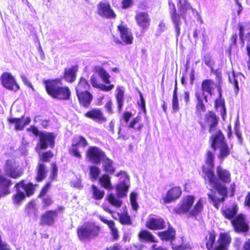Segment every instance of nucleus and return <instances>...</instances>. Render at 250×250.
<instances>
[{
	"mask_svg": "<svg viewBox=\"0 0 250 250\" xmlns=\"http://www.w3.org/2000/svg\"><path fill=\"white\" fill-rule=\"evenodd\" d=\"M135 19L142 32H145L150 26L151 20L146 12H137Z\"/></svg>",
	"mask_w": 250,
	"mask_h": 250,
	"instance_id": "f3484780",
	"label": "nucleus"
},
{
	"mask_svg": "<svg viewBox=\"0 0 250 250\" xmlns=\"http://www.w3.org/2000/svg\"><path fill=\"white\" fill-rule=\"evenodd\" d=\"M99 181L101 186L104 188L108 190L112 189L110 182V178L108 174H104L99 178Z\"/></svg>",
	"mask_w": 250,
	"mask_h": 250,
	"instance_id": "de8ad7c7",
	"label": "nucleus"
},
{
	"mask_svg": "<svg viewBox=\"0 0 250 250\" xmlns=\"http://www.w3.org/2000/svg\"><path fill=\"white\" fill-rule=\"evenodd\" d=\"M205 163L212 169L214 167V156L212 152L208 150L206 152Z\"/></svg>",
	"mask_w": 250,
	"mask_h": 250,
	"instance_id": "8fccbe9b",
	"label": "nucleus"
},
{
	"mask_svg": "<svg viewBox=\"0 0 250 250\" xmlns=\"http://www.w3.org/2000/svg\"><path fill=\"white\" fill-rule=\"evenodd\" d=\"M133 0H122L121 1V7L123 9H125L130 7L133 4Z\"/></svg>",
	"mask_w": 250,
	"mask_h": 250,
	"instance_id": "680f3d73",
	"label": "nucleus"
},
{
	"mask_svg": "<svg viewBox=\"0 0 250 250\" xmlns=\"http://www.w3.org/2000/svg\"><path fill=\"white\" fill-rule=\"evenodd\" d=\"M54 154L50 150L43 152L39 156L40 161L42 162H49L53 157Z\"/></svg>",
	"mask_w": 250,
	"mask_h": 250,
	"instance_id": "603ef678",
	"label": "nucleus"
},
{
	"mask_svg": "<svg viewBox=\"0 0 250 250\" xmlns=\"http://www.w3.org/2000/svg\"><path fill=\"white\" fill-rule=\"evenodd\" d=\"M58 167L55 163H52L51 164V172L50 174V179L52 180L55 179L58 175Z\"/></svg>",
	"mask_w": 250,
	"mask_h": 250,
	"instance_id": "13d9d810",
	"label": "nucleus"
},
{
	"mask_svg": "<svg viewBox=\"0 0 250 250\" xmlns=\"http://www.w3.org/2000/svg\"><path fill=\"white\" fill-rule=\"evenodd\" d=\"M24 116L22 115L21 118H8L7 121L11 124H15L14 129L16 130H22L24 127L30 124L31 122V119L29 117H27L25 120Z\"/></svg>",
	"mask_w": 250,
	"mask_h": 250,
	"instance_id": "bb28decb",
	"label": "nucleus"
},
{
	"mask_svg": "<svg viewBox=\"0 0 250 250\" xmlns=\"http://www.w3.org/2000/svg\"><path fill=\"white\" fill-rule=\"evenodd\" d=\"M37 186V184H33L31 182L26 183L25 180L22 179L16 183L14 188L16 190L19 191H21V189L22 188L24 190V193L26 194L27 197H30L34 194Z\"/></svg>",
	"mask_w": 250,
	"mask_h": 250,
	"instance_id": "b1692460",
	"label": "nucleus"
},
{
	"mask_svg": "<svg viewBox=\"0 0 250 250\" xmlns=\"http://www.w3.org/2000/svg\"><path fill=\"white\" fill-rule=\"evenodd\" d=\"M78 69V65H74L70 67L65 68L61 78L68 83L74 82L76 80Z\"/></svg>",
	"mask_w": 250,
	"mask_h": 250,
	"instance_id": "393cba45",
	"label": "nucleus"
},
{
	"mask_svg": "<svg viewBox=\"0 0 250 250\" xmlns=\"http://www.w3.org/2000/svg\"><path fill=\"white\" fill-rule=\"evenodd\" d=\"M211 147L216 150L217 148L227 143L222 132L218 130L214 135L210 137Z\"/></svg>",
	"mask_w": 250,
	"mask_h": 250,
	"instance_id": "c756f323",
	"label": "nucleus"
},
{
	"mask_svg": "<svg viewBox=\"0 0 250 250\" xmlns=\"http://www.w3.org/2000/svg\"><path fill=\"white\" fill-rule=\"evenodd\" d=\"M216 237V233L214 230L208 231V234L205 237L207 250H226L231 241L230 236L225 232L220 233L217 241V245L214 247Z\"/></svg>",
	"mask_w": 250,
	"mask_h": 250,
	"instance_id": "39448f33",
	"label": "nucleus"
},
{
	"mask_svg": "<svg viewBox=\"0 0 250 250\" xmlns=\"http://www.w3.org/2000/svg\"><path fill=\"white\" fill-rule=\"evenodd\" d=\"M172 107L173 110L174 112H176L179 110V103L178 98H172Z\"/></svg>",
	"mask_w": 250,
	"mask_h": 250,
	"instance_id": "338daca9",
	"label": "nucleus"
},
{
	"mask_svg": "<svg viewBox=\"0 0 250 250\" xmlns=\"http://www.w3.org/2000/svg\"><path fill=\"white\" fill-rule=\"evenodd\" d=\"M235 4L232 7V11L233 14L239 15L243 10V7L238 0H235Z\"/></svg>",
	"mask_w": 250,
	"mask_h": 250,
	"instance_id": "6e6d98bb",
	"label": "nucleus"
},
{
	"mask_svg": "<svg viewBox=\"0 0 250 250\" xmlns=\"http://www.w3.org/2000/svg\"><path fill=\"white\" fill-rule=\"evenodd\" d=\"M93 71L97 73L101 78L102 81L107 85L101 84L99 80L95 75H93L90 78V83L92 86L96 88H98L104 92H109L111 91L115 87L114 84L111 83L110 81V76L109 73L100 66H95L93 68Z\"/></svg>",
	"mask_w": 250,
	"mask_h": 250,
	"instance_id": "423d86ee",
	"label": "nucleus"
},
{
	"mask_svg": "<svg viewBox=\"0 0 250 250\" xmlns=\"http://www.w3.org/2000/svg\"><path fill=\"white\" fill-rule=\"evenodd\" d=\"M100 231V227L96 223L86 222L77 228V235L80 241L85 242L98 237Z\"/></svg>",
	"mask_w": 250,
	"mask_h": 250,
	"instance_id": "0eeeda50",
	"label": "nucleus"
},
{
	"mask_svg": "<svg viewBox=\"0 0 250 250\" xmlns=\"http://www.w3.org/2000/svg\"><path fill=\"white\" fill-rule=\"evenodd\" d=\"M102 162H103V169L105 173V174H114L116 171V168L114 166L113 160L106 156Z\"/></svg>",
	"mask_w": 250,
	"mask_h": 250,
	"instance_id": "c9c22d12",
	"label": "nucleus"
},
{
	"mask_svg": "<svg viewBox=\"0 0 250 250\" xmlns=\"http://www.w3.org/2000/svg\"><path fill=\"white\" fill-rule=\"evenodd\" d=\"M0 80L2 85L5 88L18 91L20 87L16 82L14 77L9 72H3L0 76Z\"/></svg>",
	"mask_w": 250,
	"mask_h": 250,
	"instance_id": "ddd939ff",
	"label": "nucleus"
},
{
	"mask_svg": "<svg viewBox=\"0 0 250 250\" xmlns=\"http://www.w3.org/2000/svg\"><path fill=\"white\" fill-rule=\"evenodd\" d=\"M141 117L139 115L134 118L127 125V127L132 128L135 131H140L144 127L143 123H140Z\"/></svg>",
	"mask_w": 250,
	"mask_h": 250,
	"instance_id": "79ce46f5",
	"label": "nucleus"
},
{
	"mask_svg": "<svg viewBox=\"0 0 250 250\" xmlns=\"http://www.w3.org/2000/svg\"><path fill=\"white\" fill-rule=\"evenodd\" d=\"M105 250H122V247L119 243H115L112 246L107 247Z\"/></svg>",
	"mask_w": 250,
	"mask_h": 250,
	"instance_id": "774afa93",
	"label": "nucleus"
},
{
	"mask_svg": "<svg viewBox=\"0 0 250 250\" xmlns=\"http://www.w3.org/2000/svg\"><path fill=\"white\" fill-rule=\"evenodd\" d=\"M91 197L96 201H100L103 199L105 192L104 190L100 189L95 185L91 187Z\"/></svg>",
	"mask_w": 250,
	"mask_h": 250,
	"instance_id": "a19ab883",
	"label": "nucleus"
},
{
	"mask_svg": "<svg viewBox=\"0 0 250 250\" xmlns=\"http://www.w3.org/2000/svg\"><path fill=\"white\" fill-rule=\"evenodd\" d=\"M106 199L110 205L116 208H120L122 205V201L113 193L108 194L106 196Z\"/></svg>",
	"mask_w": 250,
	"mask_h": 250,
	"instance_id": "49530a36",
	"label": "nucleus"
},
{
	"mask_svg": "<svg viewBox=\"0 0 250 250\" xmlns=\"http://www.w3.org/2000/svg\"><path fill=\"white\" fill-rule=\"evenodd\" d=\"M138 237L141 241L147 243L158 242V241L156 240L155 236L152 233L146 229H143L140 231L138 234Z\"/></svg>",
	"mask_w": 250,
	"mask_h": 250,
	"instance_id": "4c0bfd02",
	"label": "nucleus"
},
{
	"mask_svg": "<svg viewBox=\"0 0 250 250\" xmlns=\"http://www.w3.org/2000/svg\"><path fill=\"white\" fill-rule=\"evenodd\" d=\"M121 175H123L125 177V179L116 185V190L119 197H123L126 196L128 190L129 178L126 173L124 171H120L116 174V176L119 177Z\"/></svg>",
	"mask_w": 250,
	"mask_h": 250,
	"instance_id": "4468645a",
	"label": "nucleus"
},
{
	"mask_svg": "<svg viewBox=\"0 0 250 250\" xmlns=\"http://www.w3.org/2000/svg\"><path fill=\"white\" fill-rule=\"evenodd\" d=\"M217 89L218 92V97L214 101V107L216 110L218 109L219 107H221L220 114L224 119L226 116L227 113L225 100L222 98V89L221 84L217 86Z\"/></svg>",
	"mask_w": 250,
	"mask_h": 250,
	"instance_id": "c85d7f7f",
	"label": "nucleus"
},
{
	"mask_svg": "<svg viewBox=\"0 0 250 250\" xmlns=\"http://www.w3.org/2000/svg\"><path fill=\"white\" fill-rule=\"evenodd\" d=\"M100 173V168L96 166H91L89 167V175L93 181L97 179Z\"/></svg>",
	"mask_w": 250,
	"mask_h": 250,
	"instance_id": "3c124183",
	"label": "nucleus"
},
{
	"mask_svg": "<svg viewBox=\"0 0 250 250\" xmlns=\"http://www.w3.org/2000/svg\"><path fill=\"white\" fill-rule=\"evenodd\" d=\"M27 131L32 132L36 136H39L40 135L41 132H39L37 127L35 125H31L27 129Z\"/></svg>",
	"mask_w": 250,
	"mask_h": 250,
	"instance_id": "0e129e2a",
	"label": "nucleus"
},
{
	"mask_svg": "<svg viewBox=\"0 0 250 250\" xmlns=\"http://www.w3.org/2000/svg\"><path fill=\"white\" fill-rule=\"evenodd\" d=\"M115 96L116 102L117 111L118 112L120 113L123 109L124 104L125 93L122 87L121 86H117Z\"/></svg>",
	"mask_w": 250,
	"mask_h": 250,
	"instance_id": "72a5a7b5",
	"label": "nucleus"
},
{
	"mask_svg": "<svg viewBox=\"0 0 250 250\" xmlns=\"http://www.w3.org/2000/svg\"><path fill=\"white\" fill-rule=\"evenodd\" d=\"M50 186V183H46L43 187L41 189L38 195V197L39 198H42L43 196L45 195L46 194V193L47 192V191Z\"/></svg>",
	"mask_w": 250,
	"mask_h": 250,
	"instance_id": "bf43d9fd",
	"label": "nucleus"
},
{
	"mask_svg": "<svg viewBox=\"0 0 250 250\" xmlns=\"http://www.w3.org/2000/svg\"><path fill=\"white\" fill-rule=\"evenodd\" d=\"M231 224L234 230L237 233L246 232L249 229V222L246 216L242 213L237 214L233 219H231Z\"/></svg>",
	"mask_w": 250,
	"mask_h": 250,
	"instance_id": "9d476101",
	"label": "nucleus"
},
{
	"mask_svg": "<svg viewBox=\"0 0 250 250\" xmlns=\"http://www.w3.org/2000/svg\"><path fill=\"white\" fill-rule=\"evenodd\" d=\"M119 222L123 225H131L132 220L126 211L123 212L118 215Z\"/></svg>",
	"mask_w": 250,
	"mask_h": 250,
	"instance_id": "09e8293b",
	"label": "nucleus"
},
{
	"mask_svg": "<svg viewBox=\"0 0 250 250\" xmlns=\"http://www.w3.org/2000/svg\"><path fill=\"white\" fill-rule=\"evenodd\" d=\"M55 136L53 132H41L39 136V143L37 147L41 149H45L48 146L53 148L55 145Z\"/></svg>",
	"mask_w": 250,
	"mask_h": 250,
	"instance_id": "f8f14e48",
	"label": "nucleus"
},
{
	"mask_svg": "<svg viewBox=\"0 0 250 250\" xmlns=\"http://www.w3.org/2000/svg\"><path fill=\"white\" fill-rule=\"evenodd\" d=\"M195 200L193 195H187L184 196L181 200L179 206L173 209L175 213L183 214L188 212L190 217H196L202 210L203 206L201 199H199L194 205L192 208L189 210Z\"/></svg>",
	"mask_w": 250,
	"mask_h": 250,
	"instance_id": "20e7f679",
	"label": "nucleus"
},
{
	"mask_svg": "<svg viewBox=\"0 0 250 250\" xmlns=\"http://www.w3.org/2000/svg\"><path fill=\"white\" fill-rule=\"evenodd\" d=\"M117 30L119 32L120 38L123 42L125 44H131L133 43V34L123 22H121L117 26Z\"/></svg>",
	"mask_w": 250,
	"mask_h": 250,
	"instance_id": "aec40b11",
	"label": "nucleus"
},
{
	"mask_svg": "<svg viewBox=\"0 0 250 250\" xmlns=\"http://www.w3.org/2000/svg\"><path fill=\"white\" fill-rule=\"evenodd\" d=\"M218 148L219 149V152L217 157L219 159L224 160L225 158L229 155L230 153V150L227 143H226L225 144L218 147Z\"/></svg>",
	"mask_w": 250,
	"mask_h": 250,
	"instance_id": "c03bdc74",
	"label": "nucleus"
},
{
	"mask_svg": "<svg viewBox=\"0 0 250 250\" xmlns=\"http://www.w3.org/2000/svg\"><path fill=\"white\" fill-rule=\"evenodd\" d=\"M206 176L205 180L207 179L209 184L221 195L220 198H217L214 194L208 193V198L212 201L213 206L218 209L221 203H223L228 197V188L223 184H229L231 181L230 172L221 166L216 168L217 179L215 177L212 169L204 168L203 170Z\"/></svg>",
	"mask_w": 250,
	"mask_h": 250,
	"instance_id": "f257e3e1",
	"label": "nucleus"
},
{
	"mask_svg": "<svg viewBox=\"0 0 250 250\" xmlns=\"http://www.w3.org/2000/svg\"><path fill=\"white\" fill-rule=\"evenodd\" d=\"M238 29V35L240 40L243 43H244V32L245 30L250 28V25L248 22H240L237 24Z\"/></svg>",
	"mask_w": 250,
	"mask_h": 250,
	"instance_id": "37998d69",
	"label": "nucleus"
},
{
	"mask_svg": "<svg viewBox=\"0 0 250 250\" xmlns=\"http://www.w3.org/2000/svg\"><path fill=\"white\" fill-rule=\"evenodd\" d=\"M90 85L88 81L83 77H81L78 84L75 87L76 94L84 91H88V89Z\"/></svg>",
	"mask_w": 250,
	"mask_h": 250,
	"instance_id": "ea45409f",
	"label": "nucleus"
},
{
	"mask_svg": "<svg viewBox=\"0 0 250 250\" xmlns=\"http://www.w3.org/2000/svg\"><path fill=\"white\" fill-rule=\"evenodd\" d=\"M40 116H36L35 117L34 121L35 122H41V125L44 127L46 128L48 126L49 121L47 120H40L39 119Z\"/></svg>",
	"mask_w": 250,
	"mask_h": 250,
	"instance_id": "69168bd1",
	"label": "nucleus"
},
{
	"mask_svg": "<svg viewBox=\"0 0 250 250\" xmlns=\"http://www.w3.org/2000/svg\"><path fill=\"white\" fill-rule=\"evenodd\" d=\"M16 190V193L12 196V201L15 205L19 206L25 199L27 195L21 191Z\"/></svg>",
	"mask_w": 250,
	"mask_h": 250,
	"instance_id": "a18cd8bd",
	"label": "nucleus"
},
{
	"mask_svg": "<svg viewBox=\"0 0 250 250\" xmlns=\"http://www.w3.org/2000/svg\"><path fill=\"white\" fill-rule=\"evenodd\" d=\"M205 122L208 125V132H213L218 125V118L212 111H209L205 116Z\"/></svg>",
	"mask_w": 250,
	"mask_h": 250,
	"instance_id": "2f4dec72",
	"label": "nucleus"
},
{
	"mask_svg": "<svg viewBox=\"0 0 250 250\" xmlns=\"http://www.w3.org/2000/svg\"><path fill=\"white\" fill-rule=\"evenodd\" d=\"M88 145L86 139L81 135L74 136L72 140V144L68 148L69 154L78 159H81L82 156L79 147H85Z\"/></svg>",
	"mask_w": 250,
	"mask_h": 250,
	"instance_id": "6e6552de",
	"label": "nucleus"
},
{
	"mask_svg": "<svg viewBox=\"0 0 250 250\" xmlns=\"http://www.w3.org/2000/svg\"><path fill=\"white\" fill-rule=\"evenodd\" d=\"M182 193L180 187H172L167 191L165 196L162 197V200L165 204L174 202L181 196Z\"/></svg>",
	"mask_w": 250,
	"mask_h": 250,
	"instance_id": "dca6fc26",
	"label": "nucleus"
},
{
	"mask_svg": "<svg viewBox=\"0 0 250 250\" xmlns=\"http://www.w3.org/2000/svg\"><path fill=\"white\" fill-rule=\"evenodd\" d=\"M86 159L91 163L98 165L106 156L105 153L100 148L96 146H89L85 152Z\"/></svg>",
	"mask_w": 250,
	"mask_h": 250,
	"instance_id": "1a4fd4ad",
	"label": "nucleus"
},
{
	"mask_svg": "<svg viewBox=\"0 0 250 250\" xmlns=\"http://www.w3.org/2000/svg\"><path fill=\"white\" fill-rule=\"evenodd\" d=\"M137 194L136 192L132 191L130 194V199L131 207L133 209L137 211L139 208V205L137 202Z\"/></svg>",
	"mask_w": 250,
	"mask_h": 250,
	"instance_id": "864d4df0",
	"label": "nucleus"
},
{
	"mask_svg": "<svg viewBox=\"0 0 250 250\" xmlns=\"http://www.w3.org/2000/svg\"><path fill=\"white\" fill-rule=\"evenodd\" d=\"M176 231L171 227H168L167 230L157 233L158 236L162 241H173L175 238Z\"/></svg>",
	"mask_w": 250,
	"mask_h": 250,
	"instance_id": "f704fd0d",
	"label": "nucleus"
},
{
	"mask_svg": "<svg viewBox=\"0 0 250 250\" xmlns=\"http://www.w3.org/2000/svg\"><path fill=\"white\" fill-rule=\"evenodd\" d=\"M14 163V161L10 159L7 160L4 166V169L8 177L14 179H17L23 175V170L21 168L18 169L17 167H14L13 166Z\"/></svg>",
	"mask_w": 250,
	"mask_h": 250,
	"instance_id": "2eb2a0df",
	"label": "nucleus"
},
{
	"mask_svg": "<svg viewBox=\"0 0 250 250\" xmlns=\"http://www.w3.org/2000/svg\"><path fill=\"white\" fill-rule=\"evenodd\" d=\"M79 104L85 108H88L93 99V96L91 93L88 91H84L76 94Z\"/></svg>",
	"mask_w": 250,
	"mask_h": 250,
	"instance_id": "7c9ffc66",
	"label": "nucleus"
},
{
	"mask_svg": "<svg viewBox=\"0 0 250 250\" xmlns=\"http://www.w3.org/2000/svg\"><path fill=\"white\" fill-rule=\"evenodd\" d=\"M195 96L197 100L195 106V113L198 117H201L202 113L206 110V105L203 102L201 94L199 91L195 93Z\"/></svg>",
	"mask_w": 250,
	"mask_h": 250,
	"instance_id": "473e14b6",
	"label": "nucleus"
},
{
	"mask_svg": "<svg viewBox=\"0 0 250 250\" xmlns=\"http://www.w3.org/2000/svg\"><path fill=\"white\" fill-rule=\"evenodd\" d=\"M229 81L233 85L235 93L237 94L239 91V86L244 84V76L241 73H236L233 70L228 73Z\"/></svg>",
	"mask_w": 250,
	"mask_h": 250,
	"instance_id": "412c9836",
	"label": "nucleus"
},
{
	"mask_svg": "<svg viewBox=\"0 0 250 250\" xmlns=\"http://www.w3.org/2000/svg\"><path fill=\"white\" fill-rule=\"evenodd\" d=\"M57 216L58 211L57 210H47L41 215L40 224L41 226H52L55 224Z\"/></svg>",
	"mask_w": 250,
	"mask_h": 250,
	"instance_id": "a211bd4d",
	"label": "nucleus"
},
{
	"mask_svg": "<svg viewBox=\"0 0 250 250\" xmlns=\"http://www.w3.org/2000/svg\"><path fill=\"white\" fill-rule=\"evenodd\" d=\"M104 108L108 114H112L114 113L113 109V102L111 99L106 101L104 105Z\"/></svg>",
	"mask_w": 250,
	"mask_h": 250,
	"instance_id": "052dcab7",
	"label": "nucleus"
},
{
	"mask_svg": "<svg viewBox=\"0 0 250 250\" xmlns=\"http://www.w3.org/2000/svg\"><path fill=\"white\" fill-rule=\"evenodd\" d=\"M53 203V201L50 197H47L45 198H42V208L45 209Z\"/></svg>",
	"mask_w": 250,
	"mask_h": 250,
	"instance_id": "4d7b16f0",
	"label": "nucleus"
},
{
	"mask_svg": "<svg viewBox=\"0 0 250 250\" xmlns=\"http://www.w3.org/2000/svg\"><path fill=\"white\" fill-rule=\"evenodd\" d=\"M99 219L103 223L108 226L113 240H117L119 238V231L115 226L114 222L112 220H108L102 216H100Z\"/></svg>",
	"mask_w": 250,
	"mask_h": 250,
	"instance_id": "e433bc0d",
	"label": "nucleus"
},
{
	"mask_svg": "<svg viewBox=\"0 0 250 250\" xmlns=\"http://www.w3.org/2000/svg\"><path fill=\"white\" fill-rule=\"evenodd\" d=\"M221 84L220 83H216L215 82L211 79H205L201 82V88L203 92V99L206 103L208 102V96L204 95V93H208L209 96H212L214 93L215 88H217V86Z\"/></svg>",
	"mask_w": 250,
	"mask_h": 250,
	"instance_id": "6ab92c4d",
	"label": "nucleus"
},
{
	"mask_svg": "<svg viewBox=\"0 0 250 250\" xmlns=\"http://www.w3.org/2000/svg\"><path fill=\"white\" fill-rule=\"evenodd\" d=\"M12 185V181L1 174L0 169V197L5 196L10 193V188Z\"/></svg>",
	"mask_w": 250,
	"mask_h": 250,
	"instance_id": "a878e982",
	"label": "nucleus"
},
{
	"mask_svg": "<svg viewBox=\"0 0 250 250\" xmlns=\"http://www.w3.org/2000/svg\"><path fill=\"white\" fill-rule=\"evenodd\" d=\"M129 136V134L127 129L119 128L118 138L125 140L128 138Z\"/></svg>",
	"mask_w": 250,
	"mask_h": 250,
	"instance_id": "5fc2aeb1",
	"label": "nucleus"
},
{
	"mask_svg": "<svg viewBox=\"0 0 250 250\" xmlns=\"http://www.w3.org/2000/svg\"><path fill=\"white\" fill-rule=\"evenodd\" d=\"M84 116L96 122L101 123L107 121L102 110L99 108H92L86 111Z\"/></svg>",
	"mask_w": 250,
	"mask_h": 250,
	"instance_id": "4be33fe9",
	"label": "nucleus"
},
{
	"mask_svg": "<svg viewBox=\"0 0 250 250\" xmlns=\"http://www.w3.org/2000/svg\"><path fill=\"white\" fill-rule=\"evenodd\" d=\"M238 211V207L237 204L233 203L229 206H226L221 209V212L224 217L231 221L237 215Z\"/></svg>",
	"mask_w": 250,
	"mask_h": 250,
	"instance_id": "cd10ccee",
	"label": "nucleus"
},
{
	"mask_svg": "<svg viewBox=\"0 0 250 250\" xmlns=\"http://www.w3.org/2000/svg\"><path fill=\"white\" fill-rule=\"evenodd\" d=\"M132 116V114L130 111H125L123 114L121 120L123 121L125 123H127L128 122Z\"/></svg>",
	"mask_w": 250,
	"mask_h": 250,
	"instance_id": "e2e57ef3",
	"label": "nucleus"
},
{
	"mask_svg": "<svg viewBox=\"0 0 250 250\" xmlns=\"http://www.w3.org/2000/svg\"><path fill=\"white\" fill-rule=\"evenodd\" d=\"M42 82L47 93L52 98L60 101L70 99V89L67 86H62V78L44 80Z\"/></svg>",
	"mask_w": 250,
	"mask_h": 250,
	"instance_id": "f03ea898",
	"label": "nucleus"
},
{
	"mask_svg": "<svg viewBox=\"0 0 250 250\" xmlns=\"http://www.w3.org/2000/svg\"><path fill=\"white\" fill-rule=\"evenodd\" d=\"M145 226L150 230H157L166 228V222L161 217H149L146 221Z\"/></svg>",
	"mask_w": 250,
	"mask_h": 250,
	"instance_id": "5701e85b",
	"label": "nucleus"
},
{
	"mask_svg": "<svg viewBox=\"0 0 250 250\" xmlns=\"http://www.w3.org/2000/svg\"><path fill=\"white\" fill-rule=\"evenodd\" d=\"M178 3L180 4L179 13L176 11L170 14V19L175 26L177 37H178L180 34V25L182 24L181 18L185 22H187L188 19H191L192 16H195L197 14V11L191 7L188 2V0H179Z\"/></svg>",
	"mask_w": 250,
	"mask_h": 250,
	"instance_id": "7ed1b4c3",
	"label": "nucleus"
},
{
	"mask_svg": "<svg viewBox=\"0 0 250 250\" xmlns=\"http://www.w3.org/2000/svg\"><path fill=\"white\" fill-rule=\"evenodd\" d=\"M47 170L44 164L39 163L36 167V174L35 179L36 181L40 182L43 181L46 177Z\"/></svg>",
	"mask_w": 250,
	"mask_h": 250,
	"instance_id": "58836bf2",
	"label": "nucleus"
},
{
	"mask_svg": "<svg viewBox=\"0 0 250 250\" xmlns=\"http://www.w3.org/2000/svg\"><path fill=\"white\" fill-rule=\"evenodd\" d=\"M97 14L101 17L113 19L116 17V15L111 8L109 2L107 1L102 0L97 5Z\"/></svg>",
	"mask_w": 250,
	"mask_h": 250,
	"instance_id": "9b49d317",
	"label": "nucleus"
}]
</instances>
